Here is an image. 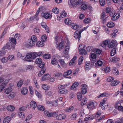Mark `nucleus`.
Masks as SVG:
<instances>
[{"instance_id": "obj_1", "label": "nucleus", "mask_w": 123, "mask_h": 123, "mask_svg": "<svg viewBox=\"0 0 123 123\" xmlns=\"http://www.w3.org/2000/svg\"><path fill=\"white\" fill-rule=\"evenodd\" d=\"M36 54L33 52L32 53H28L26 55V56L23 60L25 61L29 62L33 61V60L36 57Z\"/></svg>"}, {"instance_id": "obj_2", "label": "nucleus", "mask_w": 123, "mask_h": 123, "mask_svg": "<svg viewBox=\"0 0 123 123\" xmlns=\"http://www.w3.org/2000/svg\"><path fill=\"white\" fill-rule=\"evenodd\" d=\"M82 1V0H69L68 3L69 6L71 7L75 6V5L80 4Z\"/></svg>"}, {"instance_id": "obj_3", "label": "nucleus", "mask_w": 123, "mask_h": 123, "mask_svg": "<svg viewBox=\"0 0 123 123\" xmlns=\"http://www.w3.org/2000/svg\"><path fill=\"white\" fill-rule=\"evenodd\" d=\"M123 102L122 100H120L117 101L115 104V107L119 111L123 112V107L121 105V104Z\"/></svg>"}, {"instance_id": "obj_4", "label": "nucleus", "mask_w": 123, "mask_h": 123, "mask_svg": "<svg viewBox=\"0 0 123 123\" xmlns=\"http://www.w3.org/2000/svg\"><path fill=\"white\" fill-rule=\"evenodd\" d=\"M97 103L95 101H90L87 105V108L90 109H93L97 105Z\"/></svg>"}, {"instance_id": "obj_5", "label": "nucleus", "mask_w": 123, "mask_h": 123, "mask_svg": "<svg viewBox=\"0 0 123 123\" xmlns=\"http://www.w3.org/2000/svg\"><path fill=\"white\" fill-rule=\"evenodd\" d=\"M94 64V63L91 61L86 62L85 65V70H89L90 69Z\"/></svg>"}, {"instance_id": "obj_6", "label": "nucleus", "mask_w": 123, "mask_h": 123, "mask_svg": "<svg viewBox=\"0 0 123 123\" xmlns=\"http://www.w3.org/2000/svg\"><path fill=\"white\" fill-rule=\"evenodd\" d=\"M65 43L66 44H68L69 43L68 41V40H66L64 42L63 40L62 39V41L59 43L56 44V47L59 49H61L64 45H65Z\"/></svg>"}, {"instance_id": "obj_7", "label": "nucleus", "mask_w": 123, "mask_h": 123, "mask_svg": "<svg viewBox=\"0 0 123 123\" xmlns=\"http://www.w3.org/2000/svg\"><path fill=\"white\" fill-rule=\"evenodd\" d=\"M42 8V6H40L39 8V10H38L37 11L35 15L33 17H31L28 19V21H29L31 22L34 18L36 19L37 20H38L39 18L38 17V15L39 13V12L40 11V9Z\"/></svg>"}, {"instance_id": "obj_8", "label": "nucleus", "mask_w": 123, "mask_h": 123, "mask_svg": "<svg viewBox=\"0 0 123 123\" xmlns=\"http://www.w3.org/2000/svg\"><path fill=\"white\" fill-rule=\"evenodd\" d=\"M41 16L46 19H50L52 17V15L50 13L46 12H42Z\"/></svg>"}, {"instance_id": "obj_9", "label": "nucleus", "mask_w": 123, "mask_h": 123, "mask_svg": "<svg viewBox=\"0 0 123 123\" xmlns=\"http://www.w3.org/2000/svg\"><path fill=\"white\" fill-rule=\"evenodd\" d=\"M108 17V16L106 13L103 12L101 14L100 19L102 21V22L104 23L107 20Z\"/></svg>"}, {"instance_id": "obj_10", "label": "nucleus", "mask_w": 123, "mask_h": 123, "mask_svg": "<svg viewBox=\"0 0 123 123\" xmlns=\"http://www.w3.org/2000/svg\"><path fill=\"white\" fill-rule=\"evenodd\" d=\"M57 112L50 113L47 111H44V114L46 116L48 117H53L57 114Z\"/></svg>"}, {"instance_id": "obj_11", "label": "nucleus", "mask_w": 123, "mask_h": 123, "mask_svg": "<svg viewBox=\"0 0 123 123\" xmlns=\"http://www.w3.org/2000/svg\"><path fill=\"white\" fill-rule=\"evenodd\" d=\"M82 32V31L77 30L74 33V37L75 38L78 39V41L80 40V38L81 37V34Z\"/></svg>"}, {"instance_id": "obj_12", "label": "nucleus", "mask_w": 123, "mask_h": 123, "mask_svg": "<svg viewBox=\"0 0 123 123\" xmlns=\"http://www.w3.org/2000/svg\"><path fill=\"white\" fill-rule=\"evenodd\" d=\"M117 45V43L116 40H112L111 42L109 43L108 46L109 48H112Z\"/></svg>"}, {"instance_id": "obj_13", "label": "nucleus", "mask_w": 123, "mask_h": 123, "mask_svg": "<svg viewBox=\"0 0 123 123\" xmlns=\"http://www.w3.org/2000/svg\"><path fill=\"white\" fill-rule=\"evenodd\" d=\"M87 87L86 85L83 84L81 86V91L82 94H86L87 92Z\"/></svg>"}, {"instance_id": "obj_14", "label": "nucleus", "mask_w": 123, "mask_h": 123, "mask_svg": "<svg viewBox=\"0 0 123 123\" xmlns=\"http://www.w3.org/2000/svg\"><path fill=\"white\" fill-rule=\"evenodd\" d=\"M66 118L65 115L64 114H61L57 115L56 117V119L57 120H60L61 119H64Z\"/></svg>"}, {"instance_id": "obj_15", "label": "nucleus", "mask_w": 123, "mask_h": 123, "mask_svg": "<svg viewBox=\"0 0 123 123\" xmlns=\"http://www.w3.org/2000/svg\"><path fill=\"white\" fill-rule=\"evenodd\" d=\"M120 16V14L118 13H115L112 15L111 19L113 21L116 20Z\"/></svg>"}, {"instance_id": "obj_16", "label": "nucleus", "mask_w": 123, "mask_h": 123, "mask_svg": "<svg viewBox=\"0 0 123 123\" xmlns=\"http://www.w3.org/2000/svg\"><path fill=\"white\" fill-rule=\"evenodd\" d=\"M30 39L28 40V44L26 45V46L28 48H30L33 46L34 45V43Z\"/></svg>"}, {"instance_id": "obj_17", "label": "nucleus", "mask_w": 123, "mask_h": 123, "mask_svg": "<svg viewBox=\"0 0 123 123\" xmlns=\"http://www.w3.org/2000/svg\"><path fill=\"white\" fill-rule=\"evenodd\" d=\"M51 77L49 74H44L42 77V81H44L48 80Z\"/></svg>"}, {"instance_id": "obj_18", "label": "nucleus", "mask_w": 123, "mask_h": 123, "mask_svg": "<svg viewBox=\"0 0 123 123\" xmlns=\"http://www.w3.org/2000/svg\"><path fill=\"white\" fill-rule=\"evenodd\" d=\"M89 57L91 60L95 59L97 58V55L94 53H91L90 54Z\"/></svg>"}, {"instance_id": "obj_19", "label": "nucleus", "mask_w": 123, "mask_h": 123, "mask_svg": "<svg viewBox=\"0 0 123 123\" xmlns=\"http://www.w3.org/2000/svg\"><path fill=\"white\" fill-rule=\"evenodd\" d=\"M51 64L53 65H56L58 63V61L56 58L55 56H53L51 60Z\"/></svg>"}, {"instance_id": "obj_20", "label": "nucleus", "mask_w": 123, "mask_h": 123, "mask_svg": "<svg viewBox=\"0 0 123 123\" xmlns=\"http://www.w3.org/2000/svg\"><path fill=\"white\" fill-rule=\"evenodd\" d=\"M79 53L81 55H85L86 54L87 52L86 50L83 48H79Z\"/></svg>"}, {"instance_id": "obj_21", "label": "nucleus", "mask_w": 123, "mask_h": 123, "mask_svg": "<svg viewBox=\"0 0 123 123\" xmlns=\"http://www.w3.org/2000/svg\"><path fill=\"white\" fill-rule=\"evenodd\" d=\"M6 109L8 111H12L15 109L14 106L12 105H9L6 107Z\"/></svg>"}, {"instance_id": "obj_22", "label": "nucleus", "mask_w": 123, "mask_h": 123, "mask_svg": "<svg viewBox=\"0 0 123 123\" xmlns=\"http://www.w3.org/2000/svg\"><path fill=\"white\" fill-rule=\"evenodd\" d=\"M28 90L27 88L26 87H24L22 88L21 90V93L23 95H25L27 93Z\"/></svg>"}, {"instance_id": "obj_23", "label": "nucleus", "mask_w": 123, "mask_h": 123, "mask_svg": "<svg viewBox=\"0 0 123 123\" xmlns=\"http://www.w3.org/2000/svg\"><path fill=\"white\" fill-rule=\"evenodd\" d=\"M65 45H66V46L65 47V50L64 52V54L66 55H67L68 53L70 48L69 46L66 45L65 44Z\"/></svg>"}, {"instance_id": "obj_24", "label": "nucleus", "mask_w": 123, "mask_h": 123, "mask_svg": "<svg viewBox=\"0 0 123 123\" xmlns=\"http://www.w3.org/2000/svg\"><path fill=\"white\" fill-rule=\"evenodd\" d=\"M42 88L45 90H49L50 88V86L47 84H43L42 86Z\"/></svg>"}, {"instance_id": "obj_25", "label": "nucleus", "mask_w": 123, "mask_h": 123, "mask_svg": "<svg viewBox=\"0 0 123 123\" xmlns=\"http://www.w3.org/2000/svg\"><path fill=\"white\" fill-rule=\"evenodd\" d=\"M113 73L115 75H117L119 74V72L117 68L115 67H113L112 69Z\"/></svg>"}, {"instance_id": "obj_26", "label": "nucleus", "mask_w": 123, "mask_h": 123, "mask_svg": "<svg viewBox=\"0 0 123 123\" xmlns=\"http://www.w3.org/2000/svg\"><path fill=\"white\" fill-rule=\"evenodd\" d=\"M107 100V98H104L100 102V104L99 105V106L100 107L104 105H105L107 104L106 103V102Z\"/></svg>"}, {"instance_id": "obj_27", "label": "nucleus", "mask_w": 123, "mask_h": 123, "mask_svg": "<svg viewBox=\"0 0 123 123\" xmlns=\"http://www.w3.org/2000/svg\"><path fill=\"white\" fill-rule=\"evenodd\" d=\"M115 25L114 23L111 22L110 21L107 23V26L109 28H112Z\"/></svg>"}, {"instance_id": "obj_28", "label": "nucleus", "mask_w": 123, "mask_h": 123, "mask_svg": "<svg viewBox=\"0 0 123 123\" xmlns=\"http://www.w3.org/2000/svg\"><path fill=\"white\" fill-rule=\"evenodd\" d=\"M109 96V94L106 92H104L100 94L97 97L98 98H99L101 97H103L105 96L108 97Z\"/></svg>"}, {"instance_id": "obj_29", "label": "nucleus", "mask_w": 123, "mask_h": 123, "mask_svg": "<svg viewBox=\"0 0 123 123\" xmlns=\"http://www.w3.org/2000/svg\"><path fill=\"white\" fill-rule=\"evenodd\" d=\"M11 120L10 117L8 116L5 117L3 120V123H8Z\"/></svg>"}, {"instance_id": "obj_30", "label": "nucleus", "mask_w": 123, "mask_h": 123, "mask_svg": "<svg viewBox=\"0 0 123 123\" xmlns=\"http://www.w3.org/2000/svg\"><path fill=\"white\" fill-rule=\"evenodd\" d=\"M79 84L78 82H75L73 83L70 87V89L72 90L74 89V88L77 87L78 85Z\"/></svg>"}, {"instance_id": "obj_31", "label": "nucleus", "mask_w": 123, "mask_h": 123, "mask_svg": "<svg viewBox=\"0 0 123 123\" xmlns=\"http://www.w3.org/2000/svg\"><path fill=\"white\" fill-rule=\"evenodd\" d=\"M72 73V71L71 70L67 71V72H65L63 74V76L66 77L67 76L69 75Z\"/></svg>"}, {"instance_id": "obj_32", "label": "nucleus", "mask_w": 123, "mask_h": 123, "mask_svg": "<svg viewBox=\"0 0 123 123\" xmlns=\"http://www.w3.org/2000/svg\"><path fill=\"white\" fill-rule=\"evenodd\" d=\"M77 117V115L75 113H73L70 117V118L72 120H75L76 119Z\"/></svg>"}, {"instance_id": "obj_33", "label": "nucleus", "mask_w": 123, "mask_h": 123, "mask_svg": "<svg viewBox=\"0 0 123 123\" xmlns=\"http://www.w3.org/2000/svg\"><path fill=\"white\" fill-rule=\"evenodd\" d=\"M76 58V56H74L73 58L70 61L69 63V65L70 66L72 65L75 62Z\"/></svg>"}, {"instance_id": "obj_34", "label": "nucleus", "mask_w": 123, "mask_h": 123, "mask_svg": "<svg viewBox=\"0 0 123 123\" xmlns=\"http://www.w3.org/2000/svg\"><path fill=\"white\" fill-rule=\"evenodd\" d=\"M30 105L31 106L34 108H35L37 106L36 102L34 101H32L31 102Z\"/></svg>"}, {"instance_id": "obj_35", "label": "nucleus", "mask_w": 123, "mask_h": 123, "mask_svg": "<svg viewBox=\"0 0 123 123\" xmlns=\"http://www.w3.org/2000/svg\"><path fill=\"white\" fill-rule=\"evenodd\" d=\"M67 90L65 88H63L60 90H58V92L61 94H64L66 93L67 92Z\"/></svg>"}, {"instance_id": "obj_36", "label": "nucleus", "mask_w": 123, "mask_h": 123, "mask_svg": "<svg viewBox=\"0 0 123 123\" xmlns=\"http://www.w3.org/2000/svg\"><path fill=\"white\" fill-rule=\"evenodd\" d=\"M12 91L11 87H9L4 90V92L6 94H9Z\"/></svg>"}, {"instance_id": "obj_37", "label": "nucleus", "mask_w": 123, "mask_h": 123, "mask_svg": "<svg viewBox=\"0 0 123 123\" xmlns=\"http://www.w3.org/2000/svg\"><path fill=\"white\" fill-rule=\"evenodd\" d=\"M81 8L82 10H85L87 8V4H82L81 6Z\"/></svg>"}, {"instance_id": "obj_38", "label": "nucleus", "mask_w": 123, "mask_h": 123, "mask_svg": "<svg viewBox=\"0 0 123 123\" xmlns=\"http://www.w3.org/2000/svg\"><path fill=\"white\" fill-rule=\"evenodd\" d=\"M44 44L42 42L38 41L36 43V45L39 47H42L43 46Z\"/></svg>"}, {"instance_id": "obj_39", "label": "nucleus", "mask_w": 123, "mask_h": 123, "mask_svg": "<svg viewBox=\"0 0 123 123\" xmlns=\"http://www.w3.org/2000/svg\"><path fill=\"white\" fill-rule=\"evenodd\" d=\"M18 115L20 118L23 119L25 118V114L24 112H20L18 113Z\"/></svg>"}, {"instance_id": "obj_40", "label": "nucleus", "mask_w": 123, "mask_h": 123, "mask_svg": "<svg viewBox=\"0 0 123 123\" xmlns=\"http://www.w3.org/2000/svg\"><path fill=\"white\" fill-rule=\"evenodd\" d=\"M119 83L118 80H115L111 83V85L112 86H116Z\"/></svg>"}, {"instance_id": "obj_41", "label": "nucleus", "mask_w": 123, "mask_h": 123, "mask_svg": "<svg viewBox=\"0 0 123 123\" xmlns=\"http://www.w3.org/2000/svg\"><path fill=\"white\" fill-rule=\"evenodd\" d=\"M87 99L86 98H84L81 101L80 104L81 105H83L86 104L87 103Z\"/></svg>"}, {"instance_id": "obj_42", "label": "nucleus", "mask_w": 123, "mask_h": 123, "mask_svg": "<svg viewBox=\"0 0 123 123\" xmlns=\"http://www.w3.org/2000/svg\"><path fill=\"white\" fill-rule=\"evenodd\" d=\"M31 39L33 41V42L34 43L36 42L37 40V37L35 35L32 36Z\"/></svg>"}, {"instance_id": "obj_43", "label": "nucleus", "mask_w": 123, "mask_h": 123, "mask_svg": "<svg viewBox=\"0 0 123 123\" xmlns=\"http://www.w3.org/2000/svg\"><path fill=\"white\" fill-rule=\"evenodd\" d=\"M103 64L102 61L100 60H98L97 62L95 64V66L96 67L97 66H101Z\"/></svg>"}, {"instance_id": "obj_44", "label": "nucleus", "mask_w": 123, "mask_h": 123, "mask_svg": "<svg viewBox=\"0 0 123 123\" xmlns=\"http://www.w3.org/2000/svg\"><path fill=\"white\" fill-rule=\"evenodd\" d=\"M62 74L60 73L57 72L54 73L53 76L56 77H59L62 76Z\"/></svg>"}, {"instance_id": "obj_45", "label": "nucleus", "mask_w": 123, "mask_h": 123, "mask_svg": "<svg viewBox=\"0 0 123 123\" xmlns=\"http://www.w3.org/2000/svg\"><path fill=\"white\" fill-rule=\"evenodd\" d=\"M9 41H11V42L13 44H16V39L10 37L9 39Z\"/></svg>"}, {"instance_id": "obj_46", "label": "nucleus", "mask_w": 123, "mask_h": 123, "mask_svg": "<svg viewBox=\"0 0 123 123\" xmlns=\"http://www.w3.org/2000/svg\"><path fill=\"white\" fill-rule=\"evenodd\" d=\"M72 28L76 30L78 28V26L75 24H72L71 25Z\"/></svg>"}, {"instance_id": "obj_47", "label": "nucleus", "mask_w": 123, "mask_h": 123, "mask_svg": "<svg viewBox=\"0 0 123 123\" xmlns=\"http://www.w3.org/2000/svg\"><path fill=\"white\" fill-rule=\"evenodd\" d=\"M65 24L67 25H69L71 24V21L69 18L65 19Z\"/></svg>"}, {"instance_id": "obj_48", "label": "nucleus", "mask_w": 123, "mask_h": 123, "mask_svg": "<svg viewBox=\"0 0 123 123\" xmlns=\"http://www.w3.org/2000/svg\"><path fill=\"white\" fill-rule=\"evenodd\" d=\"M51 57V55L49 54H46L44 55L43 57L44 58L46 59H48L50 58Z\"/></svg>"}, {"instance_id": "obj_49", "label": "nucleus", "mask_w": 123, "mask_h": 123, "mask_svg": "<svg viewBox=\"0 0 123 123\" xmlns=\"http://www.w3.org/2000/svg\"><path fill=\"white\" fill-rule=\"evenodd\" d=\"M15 94L14 92H12L8 95V97L10 99L13 98L15 96Z\"/></svg>"}, {"instance_id": "obj_50", "label": "nucleus", "mask_w": 123, "mask_h": 123, "mask_svg": "<svg viewBox=\"0 0 123 123\" xmlns=\"http://www.w3.org/2000/svg\"><path fill=\"white\" fill-rule=\"evenodd\" d=\"M120 59L116 57H113L112 59V61L114 62H116L119 61Z\"/></svg>"}, {"instance_id": "obj_51", "label": "nucleus", "mask_w": 123, "mask_h": 123, "mask_svg": "<svg viewBox=\"0 0 123 123\" xmlns=\"http://www.w3.org/2000/svg\"><path fill=\"white\" fill-rule=\"evenodd\" d=\"M77 97L78 99L79 100H81L82 98L81 94L80 92H79L77 94Z\"/></svg>"}, {"instance_id": "obj_52", "label": "nucleus", "mask_w": 123, "mask_h": 123, "mask_svg": "<svg viewBox=\"0 0 123 123\" xmlns=\"http://www.w3.org/2000/svg\"><path fill=\"white\" fill-rule=\"evenodd\" d=\"M62 38H61L60 37V36H59L57 35H56L55 37V42L56 43H57L60 41L61 40V39H62Z\"/></svg>"}, {"instance_id": "obj_53", "label": "nucleus", "mask_w": 123, "mask_h": 123, "mask_svg": "<svg viewBox=\"0 0 123 123\" xmlns=\"http://www.w3.org/2000/svg\"><path fill=\"white\" fill-rule=\"evenodd\" d=\"M116 53V49L115 48L113 49L111 51L110 54L111 55V56H113Z\"/></svg>"}, {"instance_id": "obj_54", "label": "nucleus", "mask_w": 123, "mask_h": 123, "mask_svg": "<svg viewBox=\"0 0 123 123\" xmlns=\"http://www.w3.org/2000/svg\"><path fill=\"white\" fill-rule=\"evenodd\" d=\"M52 11L55 14H57L59 13V9L57 7L54 8Z\"/></svg>"}, {"instance_id": "obj_55", "label": "nucleus", "mask_w": 123, "mask_h": 123, "mask_svg": "<svg viewBox=\"0 0 123 123\" xmlns=\"http://www.w3.org/2000/svg\"><path fill=\"white\" fill-rule=\"evenodd\" d=\"M47 39V37L46 35H43L41 37V40L42 42H43L46 41Z\"/></svg>"}, {"instance_id": "obj_56", "label": "nucleus", "mask_w": 123, "mask_h": 123, "mask_svg": "<svg viewBox=\"0 0 123 123\" xmlns=\"http://www.w3.org/2000/svg\"><path fill=\"white\" fill-rule=\"evenodd\" d=\"M23 80H20L18 82L17 84V86L18 87H20L23 84Z\"/></svg>"}, {"instance_id": "obj_57", "label": "nucleus", "mask_w": 123, "mask_h": 123, "mask_svg": "<svg viewBox=\"0 0 123 123\" xmlns=\"http://www.w3.org/2000/svg\"><path fill=\"white\" fill-rule=\"evenodd\" d=\"M35 93L36 95L37 96L38 98L40 99L42 98L41 95L40 93H39L37 90H35Z\"/></svg>"}, {"instance_id": "obj_58", "label": "nucleus", "mask_w": 123, "mask_h": 123, "mask_svg": "<svg viewBox=\"0 0 123 123\" xmlns=\"http://www.w3.org/2000/svg\"><path fill=\"white\" fill-rule=\"evenodd\" d=\"M101 114V111L100 110H97L96 114L95 115L96 118H98L99 117Z\"/></svg>"}, {"instance_id": "obj_59", "label": "nucleus", "mask_w": 123, "mask_h": 123, "mask_svg": "<svg viewBox=\"0 0 123 123\" xmlns=\"http://www.w3.org/2000/svg\"><path fill=\"white\" fill-rule=\"evenodd\" d=\"M6 83H3L0 86V92H1L4 89L5 86L6 85Z\"/></svg>"}, {"instance_id": "obj_60", "label": "nucleus", "mask_w": 123, "mask_h": 123, "mask_svg": "<svg viewBox=\"0 0 123 123\" xmlns=\"http://www.w3.org/2000/svg\"><path fill=\"white\" fill-rule=\"evenodd\" d=\"M73 109V107L72 106H70L69 108L67 109L66 111V112H69L72 111Z\"/></svg>"}, {"instance_id": "obj_61", "label": "nucleus", "mask_w": 123, "mask_h": 123, "mask_svg": "<svg viewBox=\"0 0 123 123\" xmlns=\"http://www.w3.org/2000/svg\"><path fill=\"white\" fill-rule=\"evenodd\" d=\"M45 93L47 96H49L52 94V92L50 91H45Z\"/></svg>"}, {"instance_id": "obj_62", "label": "nucleus", "mask_w": 123, "mask_h": 123, "mask_svg": "<svg viewBox=\"0 0 123 123\" xmlns=\"http://www.w3.org/2000/svg\"><path fill=\"white\" fill-rule=\"evenodd\" d=\"M83 60V56H81L79 58L78 62V64L80 65L82 63Z\"/></svg>"}, {"instance_id": "obj_63", "label": "nucleus", "mask_w": 123, "mask_h": 123, "mask_svg": "<svg viewBox=\"0 0 123 123\" xmlns=\"http://www.w3.org/2000/svg\"><path fill=\"white\" fill-rule=\"evenodd\" d=\"M60 15L62 16V18H63L66 17L67 13L65 11H63L61 12Z\"/></svg>"}, {"instance_id": "obj_64", "label": "nucleus", "mask_w": 123, "mask_h": 123, "mask_svg": "<svg viewBox=\"0 0 123 123\" xmlns=\"http://www.w3.org/2000/svg\"><path fill=\"white\" fill-rule=\"evenodd\" d=\"M58 100L56 99L54 100L53 102H52V105L53 106H55L57 105L58 104Z\"/></svg>"}]
</instances>
